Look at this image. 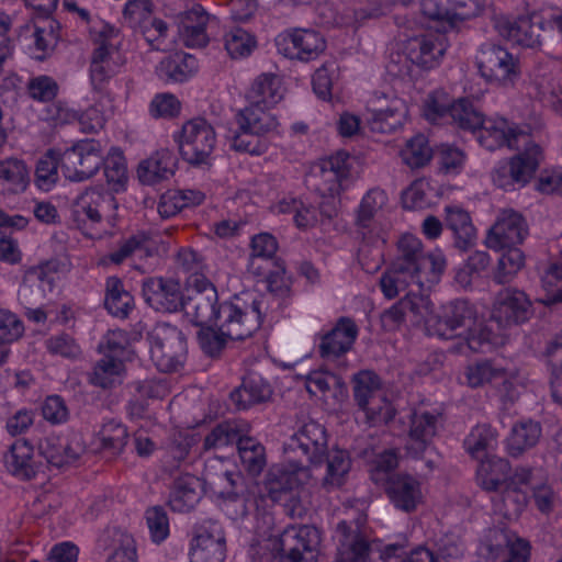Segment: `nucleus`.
I'll use <instances>...</instances> for the list:
<instances>
[{
    "label": "nucleus",
    "mask_w": 562,
    "mask_h": 562,
    "mask_svg": "<svg viewBox=\"0 0 562 562\" xmlns=\"http://www.w3.org/2000/svg\"><path fill=\"white\" fill-rule=\"evenodd\" d=\"M301 468V464L271 465L263 480L266 494L245 490L240 482L235 487L222 488L213 497L220 502L224 515L238 528L260 535L273 521L271 504L283 503L292 517L301 516L304 512L299 497Z\"/></svg>",
    "instance_id": "f257e3e1"
},
{
    "label": "nucleus",
    "mask_w": 562,
    "mask_h": 562,
    "mask_svg": "<svg viewBox=\"0 0 562 562\" xmlns=\"http://www.w3.org/2000/svg\"><path fill=\"white\" fill-rule=\"evenodd\" d=\"M464 329L465 335L460 337L459 351L468 349L472 352H488L505 342V336L495 331L487 322H477L476 306L467 299H456L441 306L439 314L430 310L425 319V330L430 337L439 339H453L460 336L459 330Z\"/></svg>",
    "instance_id": "f03ea898"
},
{
    "label": "nucleus",
    "mask_w": 562,
    "mask_h": 562,
    "mask_svg": "<svg viewBox=\"0 0 562 562\" xmlns=\"http://www.w3.org/2000/svg\"><path fill=\"white\" fill-rule=\"evenodd\" d=\"M101 161V143L93 138L77 140L61 155L48 149L36 162L34 182L40 190L50 191L58 181L59 167L66 179L80 182L93 177Z\"/></svg>",
    "instance_id": "7ed1b4c3"
},
{
    "label": "nucleus",
    "mask_w": 562,
    "mask_h": 562,
    "mask_svg": "<svg viewBox=\"0 0 562 562\" xmlns=\"http://www.w3.org/2000/svg\"><path fill=\"white\" fill-rule=\"evenodd\" d=\"M261 304L262 301L255 293L234 294L218 304L215 327L224 330L229 340H244L262 325Z\"/></svg>",
    "instance_id": "20e7f679"
},
{
    "label": "nucleus",
    "mask_w": 562,
    "mask_h": 562,
    "mask_svg": "<svg viewBox=\"0 0 562 562\" xmlns=\"http://www.w3.org/2000/svg\"><path fill=\"white\" fill-rule=\"evenodd\" d=\"M448 48L447 37L443 33H423L411 37L404 45L403 65L402 57L398 61L393 59L387 65V72L400 78L402 81H413V66L422 69L437 67Z\"/></svg>",
    "instance_id": "39448f33"
},
{
    "label": "nucleus",
    "mask_w": 562,
    "mask_h": 562,
    "mask_svg": "<svg viewBox=\"0 0 562 562\" xmlns=\"http://www.w3.org/2000/svg\"><path fill=\"white\" fill-rule=\"evenodd\" d=\"M401 256L394 261L415 274L418 291H430L439 283L446 269L445 255L438 250L425 252L420 239L412 234H404L397 243Z\"/></svg>",
    "instance_id": "423d86ee"
},
{
    "label": "nucleus",
    "mask_w": 562,
    "mask_h": 562,
    "mask_svg": "<svg viewBox=\"0 0 562 562\" xmlns=\"http://www.w3.org/2000/svg\"><path fill=\"white\" fill-rule=\"evenodd\" d=\"M468 120L472 121L471 126L463 131L476 134L479 144L490 151L516 149L521 137H530L526 126L498 114L485 116L474 105Z\"/></svg>",
    "instance_id": "0eeeda50"
},
{
    "label": "nucleus",
    "mask_w": 562,
    "mask_h": 562,
    "mask_svg": "<svg viewBox=\"0 0 562 562\" xmlns=\"http://www.w3.org/2000/svg\"><path fill=\"white\" fill-rule=\"evenodd\" d=\"M181 158L192 167H210L213 164L217 135L214 126L204 117L186 121L173 135Z\"/></svg>",
    "instance_id": "6e6552de"
},
{
    "label": "nucleus",
    "mask_w": 562,
    "mask_h": 562,
    "mask_svg": "<svg viewBox=\"0 0 562 562\" xmlns=\"http://www.w3.org/2000/svg\"><path fill=\"white\" fill-rule=\"evenodd\" d=\"M117 209L115 196L103 188H90L81 192L72 209L76 227L88 238L100 239L106 232L103 220Z\"/></svg>",
    "instance_id": "1a4fd4ad"
},
{
    "label": "nucleus",
    "mask_w": 562,
    "mask_h": 562,
    "mask_svg": "<svg viewBox=\"0 0 562 562\" xmlns=\"http://www.w3.org/2000/svg\"><path fill=\"white\" fill-rule=\"evenodd\" d=\"M238 130L232 138V148L239 153L260 156L268 150L267 134L274 131L278 119L274 114L246 106L236 115Z\"/></svg>",
    "instance_id": "9d476101"
},
{
    "label": "nucleus",
    "mask_w": 562,
    "mask_h": 562,
    "mask_svg": "<svg viewBox=\"0 0 562 562\" xmlns=\"http://www.w3.org/2000/svg\"><path fill=\"white\" fill-rule=\"evenodd\" d=\"M150 359L161 372H175L187 359V339L175 325L158 323L148 334Z\"/></svg>",
    "instance_id": "9b49d317"
},
{
    "label": "nucleus",
    "mask_w": 562,
    "mask_h": 562,
    "mask_svg": "<svg viewBox=\"0 0 562 562\" xmlns=\"http://www.w3.org/2000/svg\"><path fill=\"white\" fill-rule=\"evenodd\" d=\"M319 531L310 525H290L272 541L279 562H313L318 554Z\"/></svg>",
    "instance_id": "f8f14e48"
},
{
    "label": "nucleus",
    "mask_w": 562,
    "mask_h": 562,
    "mask_svg": "<svg viewBox=\"0 0 562 562\" xmlns=\"http://www.w3.org/2000/svg\"><path fill=\"white\" fill-rule=\"evenodd\" d=\"M473 102L467 98L458 99L443 89L430 91L422 104V116L431 125L443 126L451 124L458 130L463 131L470 127L472 121L468 120Z\"/></svg>",
    "instance_id": "ddd939ff"
},
{
    "label": "nucleus",
    "mask_w": 562,
    "mask_h": 562,
    "mask_svg": "<svg viewBox=\"0 0 562 562\" xmlns=\"http://www.w3.org/2000/svg\"><path fill=\"white\" fill-rule=\"evenodd\" d=\"M187 285L192 294L183 299L181 311L193 325L215 326L217 319L218 293L213 282L203 273L188 276Z\"/></svg>",
    "instance_id": "4468645a"
},
{
    "label": "nucleus",
    "mask_w": 562,
    "mask_h": 562,
    "mask_svg": "<svg viewBox=\"0 0 562 562\" xmlns=\"http://www.w3.org/2000/svg\"><path fill=\"white\" fill-rule=\"evenodd\" d=\"M327 431L323 425L317 422L310 420L305 423L286 443V451L300 452L301 459L280 465L292 467L301 464L299 479L300 487L303 484L302 475L305 474L308 465H319L327 457Z\"/></svg>",
    "instance_id": "2eb2a0df"
},
{
    "label": "nucleus",
    "mask_w": 562,
    "mask_h": 562,
    "mask_svg": "<svg viewBox=\"0 0 562 562\" xmlns=\"http://www.w3.org/2000/svg\"><path fill=\"white\" fill-rule=\"evenodd\" d=\"M387 202L386 191L374 187L363 194L355 212L357 233L361 235L362 241L368 246L384 245L386 241L381 217Z\"/></svg>",
    "instance_id": "dca6fc26"
},
{
    "label": "nucleus",
    "mask_w": 562,
    "mask_h": 562,
    "mask_svg": "<svg viewBox=\"0 0 562 562\" xmlns=\"http://www.w3.org/2000/svg\"><path fill=\"white\" fill-rule=\"evenodd\" d=\"M353 397L360 411L366 414L370 424L389 422L391 403L381 392L380 376L370 370H362L353 379Z\"/></svg>",
    "instance_id": "f3484780"
},
{
    "label": "nucleus",
    "mask_w": 562,
    "mask_h": 562,
    "mask_svg": "<svg viewBox=\"0 0 562 562\" xmlns=\"http://www.w3.org/2000/svg\"><path fill=\"white\" fill-rule=\"evenodd\" d=\"M277 52L291 60L308 63L318 58L326 48L323 35L312 29L292 27L274 38Z\"/></svg>",
    "instance_id": "a211bd4d"
},
{
    "label": "nucleus",
    "mask_w": 562,
    "mask_h": 562,
    "mask_svg": "<svg viewBox=\"0 0 562 562\" xmlns=\"http://www.w3.org/2000/svg\"><path fill=\"white\" fill-rule=\"evenodd\" d=\"M94 49L90 64V81L95 90H102L115 74V68L111 66L110 57L115 49L113 40L117 37L119 30L104 21L90 31Z\"/></svg>",
    "instance_id": "6ab92c4d"
},
{
    "label": "nucleus",
    "mask_w": 562,
    "mask_h": 562,
    "mask_svg": "<svg viewBox=\"0 0 562 562\" xmlns=\"http://www.w3.org/2000/svg\"><path fill=\"white\" fill-rule=\"evenodd\" d=\"M541 158V147L529 139L526 142L524 149L513 156L506 166L495 170L493 175L495 186L507 191L515 183L522 186L528 183L536 173Z\"/></svg>",
    "instance_id": "aec40b11"
},
{
    "label": "nucleus",
    "mask_w": 562,
    "mask_h": 562,
    "mask_svg": "<svg viewBox=\"0 0 562 562\" xmlns=\"http://www.w3.org/2000/svg\"><path fill=\"white\" fill-rule=\"evenodd\" d=\"M532 315V303L529 296L521 290L505 288L499 291L494 300L491 312L492 326L495 323L499 328L519 325Z\"/></svg>",
    "instance_id": "412c9836"
},
{
    "label": "nucleus",
    "mask_w": 562,
    "mask_h": 562,
    "mask_svg": "<svg viewBox=\"0 0 562 562\" xmlns=\"http://www.w3.org/2000/svg\"><path fill=\"white\" fill-rule=\"evenodd\" d=\"M146 304L156 312L177 313L183 306L184 294L179 280L168 277H147L142 283Z\"/></svg>",
    "instance_id": "4be33fe9"
},
{
    "label": "nucleus",
    "mask_w": 562,
    "mask_h": 562,
    "mask_svg": "<svg viewBox=\"0 0 562 562\" xmlns=\"http://www.w3.org/2000/svg\"><path fill=\"white\" fill-rule=\"evenodd\" d=\"M198 467L202 468L200 480L203 483V490L212 496L222 488L235 487L241 481L236 464L227 457L202 452V457L199 458L198 464L194 467L196 471Z\"/></svg>",
    "instance_id": "5701e85b"
},
{
    "label": "nucleus",
    "mask_w": 562,
    "mask_h": 562,
    "mask_svg": "<svg viewBox=\"0 0 562 562\" xmlns=\"http://www.w3.org/2000/svg\"><path fill=\"white\" fill-rule=\"evenodd\" d=\"M480 75L487 82L501 83L517 74V60L507 48L493 43L483 44L476 56Z\"/></svg>",
    "instance_id": "b1692460"
},
{
    "label": "nucleus",
    "mask_w": 562,
    "mask_h": 562,
    "mask_svg": "<svg viewBox=\"0 0 562 562\" xmlns=\"http://www.w3.org/2000/svg\"><path fill=\"white\" fill-rule=\"evenodd\" d=\"M368 127L373 133L391 134L402 128L408 117V104L398 97H384L379 105L367 109Z\"/></svg>",
    "instance_id": "393cba45"
},
{
    "label": "nucleus",
    "mask_w": 562,
    "mask_h": 562,
    "mask_svg": "<svg viewBox=\"0 0 562 562\" xmlns=\"http://www.w3.org/2000/svg\"><path fill=\"white\" fill-rule=\"evenodd\" d=\"M496 27L502 36L518 46L538 49L542 45L543 22L536 14L499 20Z\"/></svg>",
    "instance_id": "a878e982"
},
{
    "label": "nucleus",
    "mask_w": 562,
    "mask_h": 562,
    "mask_svg": "<svg viewBox=\"0 0 562 562\" xmlns=\"http://www.w3.org/2000/svg\"><path fill=\"white\" fill-rule=\"evenodd\" d=\"M359 334L356 322L340 316L333 328L321 336L318 351L324 359H336L346 355L353 346Z\"/></svg>",
    "instance_id": "bb28decb"
},
{
    "label": "nucleus",
    "mask_w": 562,
    "mask_h": 562,
    "mask_svg": "<svg viewBox=\"0 0 562 562\" xmlns=\"http://www.w3.org/2000/svg\"><path fill=\"white\" fill-rule=\"evenodd\" d=\"M351 155L340 149L319 162L321 178L324 181L323 194L339 195L345 191L351 178Z\"/></svg>",
    "instance_id": "cd10ccee"
},
{
    "label": "nucleus",
    "mask_w": 562,
    "mask_h": 562,
    "mask_svg": "<svg viewBox=\"0 0 562 562\" xmlns=\"http://www.w3.org/2000/svg\"><path fill=\"white\" fill-rule=\"evenodd\" d=\"M526 235L525 218L516 211H505L490 228L486 236V246L491 249L519 246Z\"/></svg>",
    "instance_id": "c85d7f7f"
},
{
    "label": "nucleus",
    "mask_w": 562,
    "mask_h": 562,
    "mask_svg": "<svg viewBox=\"0 0 562 562\" xmlns=\"http://www.w3.org/2000/svg\"><path fill=\"white\" fill-rule=\"evenodd\" d=\"M381 488L390 503L405 513L414 512L423 499L420 482L408 473L393 474Z\"/></svg>",
    "instance_id": "c756f323"
},
{
    "label": "nucleus",
    "mask_w": 562,
    "mask_h": 562,
    "mask_svg": "<svg viewBox=\"0 0 562 562\" xmlns=\"http://www.w3.org/2000/svg\"><path fill=\"white\" fill-rule=\"evenodd\" d=\"M156 251L151 233L140 229L127 237L120 238L104 256V261L120 266L133 256L144 259L153 257Z\"/></svg>",
    "instance_id": "7c9ffc66"
},
{
    "label": "nucleus",
    "mask_w": 562,
    "mask_h": 562,
    "mask_svg": "<svg viewBox=\"0 0 562 562\" xmlns=\"http://www.w3.org/2000/svg\"><path fill=\"white\" fill-rule=\"evenodd\" d=\"M426 291L414 293L407 292L404 297L394 303L390 308L382 313V322L384 325L393 327L400 326L406 318L407 314L415 317V322L425 324V319L434 306Z\"/></svg>",
    "instance_id": "2f4dec72"
},
{
    "label": "nucleus",
    "mask_w": 562,
    "mask_h": 562,
    "mask_svg": "<svg viewBox=\"0 0 562 562\" xmlns=\"http://www.w3.org/2000/svg\"><path fill=\"white\" fill-rule=\"evenodd\" d=\"M510 470L508 460L486 456L476 470L477 484L487 492L509 493L515 487V480L510 479Z\"/></svg>",
    "instance_id": "473e14b6"
},
{
    "label": "nucleus",
    "mask_w": 562,
    "mask_h": 562,
    "mask_svg": "<svg viewBox=\"0 0 562 562\" xmlns=\"http://www.w3.org/2000/svg\"><path fill=\"white\" fill-rule=\"evenodd\" d=\"M272 394L269 382L259 373L250 372L241 379L229 398L238 411H246L254 405L267 402Z\"/></svg>",
    "instance_id": "72a5a7b5"
},
{
    "label": "nucleus",
    "mask_w": 562,
    "mask_h": 562,
    "mask_svg": "<svg viewBox=\"0 0 562 562\" xmlns=\"http://www.w3.org/2000/svg\"><path fill=\"white\" fill-rule=\"evenodd\" d=\"M250 263L249 270L259 278H263L267 281L268 289L271 292H277L279 286L276 285L277 279L280 277L278 271H261L260 268H256V260L261 259L265 261L272 260L279 249V243L274 235L268 232H261L251 237L250 241Z\"/></svg>",
    "instance_id": "f704fd0d"
},
{
    "label": "nucleus",
    "mask_w": 562,
    "mask_h": 562,
    "mask_svg": "<svg viewBox=\"0 0 562 562\" xmlns=\"http://www.w3.org/2000/svg\"><path fill=\"white\" fill-rule=\"evenodd\" d=\"M213 532H201L192 540L189 552L190 562H224L226 559V540L218 525H213Z\"/></svg>",
    "instance_id": "c9c22d12"
},
{
    "label": "nucleus",
    "mask_w": 562,
    "mask_h": 562,
    "mask_svg": "<svg viewBox=\"0 0 562 562\" xmlns=\"http://www.w3.org/2000/svg\"><path fill=\"white\" fill-rule=\"evenodd\" d=\"M7 470L20 480H31L37 473L34 446L26 439L15 440L4 453Z\"/></svg>",
    "instance_id": "e433bc0d"
},
{
    "label": "nucleus",
    "mask_w": 562,
    "mask_h": 562,
    "mask_svg": "<svg viewBox=\"0 0 562 562\" xmlns=\"http://www.w3.org/2000/svg\"><path fill=\"white\" fill-rule=\"evenodd\" d=\"M283 98L282 79L276 74H261L248 92L249 105L270 112Z\"/></svg>",
    "instance_id": "4c0bfd02"
},
{
    "label": "nucleus",
    "mask_w": 562,
    "mask_h": 562,
    "mask_svg": "<svg viewBox=\"0 0 562 562\" xmlns=\"http://www.w3.org/2000/svg\"><path fill=\"white\" fill-rule=\"evenodd\" d=\"M209 14L198 4L187 11L178 26L179 35L184 46L189 48L204 47L209 43L206 26Z\"/></svg>",
    "instance_id": "58836bf2"
},
{
    "label": "nucleus",
    "mask_w": 562,
    "mask_h": 562,
    "mask_svg": "<svg viewBox=\"0 0 562 562\" xmlns=\"http://www.w3.org/2000/svg\"><path fill=\"white\" fill-rule=\"evenodd\" d=\"M203 483L195 474L186 473L173 482L169 506L176 513H188L194 508L201 498L200 490Z\"/></svg>",
    "instance_id": "ea45409f"
},
{
    "label": "nucleus",
    "mask_w": 562,
    "mask_h": 562,
    "mask_svg": "<svg viewBox=\"0 0 562 562\" xmlns=\"http://www.w3.org/2000/svg\"><path fill=\"white\" fill-rule=\"evenodd\" d=\"M446 225L452 232L454 246L460 250L471 248L476 239L470 214L459 206H446Z\"/></svg>",
    "instance_id": "a19ab883"
},
{
    "label": "nucleus",
    "mask_w": 562,
    "mask_h": 562,
    "mask_svg": "<svg viewBox=\"0 0 562 562\" xmlns=\"http://www.w3.org/2000/svg\"><path fill=\"white\" fill-rule=\"evenodd\" d=\"M247 431V425L240 420H224L212 428L203 441L201 440L202 452L210 453L212 450L236 446L241 432Z\"/></svg>",
    "instance_id": "79ce46f5"
},
{
    "label": "nucleus",
    "mask_w": 562,
    "mask_h": 562,
    "mask_svg": "<svg viewBox=\"0 0 562 562\" xmlns=\"http://www.w3.org/2000/svg\"><path fill=\"white\" fill-rule=\"evenodd\" d=\"M205 194L200 190H167L159 198L158 213L162 218H170L182 210L202 204Z\"/></svg>",
    "instance_id": "37998d69"
},
{
    "label": "nucleus",
    "mask_w": 562,
    "mask_h": 562,
    "mask_svg": "<svg viewBox=\"0 0 562 562\" xmlns=\"http://www.w3.org/2000/svg\"><path fill=\"white\" fill-rule=\"evenodd\" d=\"M177 170V158L169 150L156 151L139 165V178L147 183H158L173 177Z\"/></svg>",
    "instance_id": "c03bdc74"
},
{
    "label": "nucleus",
    "mask_w": 562,
    "mask_h": 562,
    "mask_svg": "<svg viewBox=\"0 0 562 562\" xmlns=\"http://www.w3.org/2000/svg\"><path fill=\"white\" fill-rule=\"evenodd\" d=\"M29 169L18 158L0 160V194L13 195L25 191L29 186Z\"/></svg>",
    "instance_id": "a18cd8bd"
},
{
    "label": "nucleus",
    "mask_w": 562,
    "mask_h": 562,
    "mask_svg": "<svg viewBox=\"0 0 562 562\" xmlns=\"http://www.w3.org/2000/svg\"><path fill=\"white\" fill-rule=\"evenodd\" d=\"M199 69L195 56L177 52L164 58L158 66V74L168 82H184Z\"/></svg>",
    "instance_id": "49530a36"
},
{
    "label": "nucleus",
    "mask_w": 562,
    "mask_h": 562,
    "mask_svg": "<svg viewBox=\"0 0 562 562\" xmlns=\"http://www.w3.org/2000/svg\"><path fill=\"white\" fill-rule=\"evenodd\" d=\"M100 167L103 166V173L106 181L108 189L105 191L112 193H120L126 190L128 176L127 165L123 151L120 148L112 147L108 156L104 158L102 155Z\"/></svg>",
    "instance_id": "de8ad7c7"
},
{
    "label": "nucleus",
    "mask_w": 562,
    "mask_h": 562,
    "mask_svg": "<svg viewBox=\"0 0 562 562\" xmlns=\"http://www.w3.org/2000/svg\"><path fill=\"white\" fill-rule=\"evenodd\" d=\"M104 307L113 317L127 318L134 308V297L125 290L123 281L117 277H110L106 280Z\"/></svg>",
    "instance_id": "09e8293b"
},
{
    "label": "nucleus",
    "mask_w": 562,
    "mask_h": 562,
    "mask_svg": "<svg viewBox=\"0 0 562 562\" xmlns=\"http://www.w3.org/2000/svg\"><path fill=\"white\" fill-rule=\"evenodd\" d=\"M541 434L542 428L538 422L528 419L517 423L506 441L508 453L515 458L519 457L527 449L536 446Z\"/></svg>",
    "instance_id": "8fccbe9b"
},
{
    "label": "nucleus",
    "mask_w": 562,
    "mask_h": 562,
    "mask_svg": "<svg viewBox=\"0 0 562 562\" xmlns=\"http://www.w3.org/2000/svg\"><path fill=\"white\" fill-rule=\"evenodd\" d=\"M170 457L177 461L178 467L192 464L195 467L202 457L201 436L198 432H179L168 448Z\"/></svg>",
    "instance_id": "3c124183"
},
{
    "label": "nucleus",
    "mask_w": 562,
    "mask_h": 562,
    "mask_svg": "<svg viewBox=\"0 0 562 562\" xmlns=\"http://www.w3.org/2000/svg\"><path fill=\"white\" fill-rule=\"evenodd\" d=\"M127 439V427L119 420L110 419L102 424L95 435L94 443L98 445L100 451L119 456L126 446Z\"/></svg>",
    "instance_id": "603ef678"
},
{
    "label": "nucleus",
    "mask_w": 562,
    "mask_h": 562,
    "mask_svg": "<svg viewBox=\"0 0 562 562\" xmlns=\"http://www.w3.org/2000/svg\"><path fill=\"white\" fill-rule=\"evenodd\" d=\"M246 434L241 432L236 448L244 469L249 474L257 475L266 465V449L257 439Z\"/></svg>",
    "instance_id": "864d4df0"
},
{
    "label": "nucleus",
    "mask_w": 562,
    "mask_h": 562,
    "mask_svg": "<svg viewBox=\"0 0 562 562\" xmlns=\"http://www.w3.org/2000/svg\"><path fill=\"white\" fill-rule=\"evenodd\" d=\"M40 453L54 467H63L75 462L79 453L67 445L66 439L58 436H46L38 442Z\"/></svg>",
    "instance_id": "5fc2aeb1"
},
{
    "label": "nucleus",
    "mask_w": 562,
    "mask_h": 562,
    "mask_svg": "<svg viewBox=\"0 0 562 562\" xmlns=\"http://www.w3.org/2000/svg\"><path fill=\"white\" fill-rule=\"evenodd\" d=\"M400 456L395 449H384L374 454L368 461V471L370 480L379 487L386 484L387 480L397 474L395 469L398 467Z\"/></svg>",
    "instance_id": "6e6d98bb"
},
{
    "label": "nucleus",
    "mask_w": 562,
    "mask_h": 562,
    "mask_svg": "<svg viewBox=\"0 0 562 562\" xmlns=\"http://www.w3.org/2000/svg\"><path fill=\"white\" fill-rule=\"evenodd\" d=\"M411 284L418 286L415 274L394 262L383 272L380 279L381 292L389 300L396 297L401 291H404Z\"/></svg>",
    "instance_id": "4d7b16f0"
},
{
    "label": "nucleus",
    "mask_w": 562,
    "mask_h": 562,
    "mask_svg": "<svg viewBox=\"0 0 562 562\" xmlns=\"http://www.w3.org/2000/svg\"><path fill=\"white\" fill-rule=\"evenodd\" d=\"M490 261L491 258L487 252L474 251L457 270L454 277L456 282L463 289L474 288L475 282L485 274Z\"/></svg>",
    "instance_id": "13d9d810"
},
{
    "label": "nucleus",
    "mask_w": 562,
    "mask_h": 562,
    "mask_svg": "<svg viewBox=\"0 0 562 562\" xmlns=\"http://www.w3.org/2000/svg\"><path fill=\"white\" fill-rule=\"evenodd\" d=\"M224 47L233 59L247 58L257 47V38L251 32L235 26L225 32Z\"/></svg>",
    "instance_id": "bf43d9fd"
},
{
    "label": "nucleus",
    "mask_w": 562,
    "mask_h": 562,
    "mask_svg": "<svg viewBox=\"0 0 562 562\" xmlns=\"http://www.w3.org/2000/svg\"><path fill=\"white\" fill-rule=\"evenodd\" d=\"M59 268V261L50 259L41 262L30 271L29 277L33 280V286L36 288L42 297H46L55 291L60 279Z\"/></svg>",
    "instance_id": "052dcab7"
},
{
    "label": "nucleus",
    "mask_w": 562,
    "mask_h": 562,
    "mask_svg": "<svg viewBox=\"0 0 562 562\" xmlns=\"http://www.w3.org/2000/svg\"><path fill=\"white\" fill-rule=\"evenodd\" d=\"M122 359L104 356L95 363L90 375V383L102 389H110L124 372Z\"/></svg>",
    "instance_id": "680f3d73"
},
{
    "label": "nucleus",
    "mask_w": 562,
    "mask_h": 562,
    "mask_svg": "<svg viewBox=\"0 0 562 562\" xmlns=\"http://www.w3.org/2000/svg\"><path fill=\"white\" fill-rule=\"evenodd\" d=\"M144 520L149 539L154 544L159 546L169 538L170 520L164 506L154 505L147 507L144 513Z\"/></svg>",
    "instance_id": "e2e57ef3"
},
{
    "label": "nucleus",
    "mask_w": 562,
    "mask_h": 562,
    "mask_svg": "<svg viewBox=\"0 0 562 562\" xmlns=\"http://www.w3.org/2000/svg\"><path fill=\"white\" fill-rule=\"evenodd\" d=\"M432 149L424 134H416L409 138L401 151L405 165L412 169L425 167L432 158Z\"/></svg>",
    "instance_id": "0e129e2a"
},
{
    "label": "nucleus",
    "mask_w": 562,
    "mask_h": 562,
    "mask_svg": "<svg viewBox=\"0 0 562 562\" xmlns=\"http://www.w3.org/2000/svg\"><path fill=\"white\" fill-rule=\"evenodd\" d=\"M496 250L502 251V255L498 258L494 280L498 284H505L524 267L525 255L518 246H508Z\"/></svg>",
    "instance_id": "69168bd1"
},
{
    "label": "nucleus",
    "mask_w": 562,
    "mask_h": 562,
    "mask_svg": "<svg viewBox=\"0 0 562 562\" xmlns=\"http://www.w3.org/2000/svg\"><path fill=\"white\" fill-rule=\"evenodd\" d=\"M467 161L465 151L454 144L442 143L437 147L438 169L446 176H458Z\"/></svg>",
    "instance_id": "338daca9"
},
{
    "label": "nucleus",
    "mask_w": 562,
    "mask_h": 562,
    "mask_svg": "<svg viewBox=\"0 0 562 562\" xmlns=\"http://www.w3.org/2000/svg\"><path fill=\"white\" fill-rule=\"evenodd\" d=\"M436 428L437 416L432 413L424 412L412 418L409 438L420 453L425 451L428 440L436 434Z\"/></svg>",
    "instance_id": "774afa93"
}]
</instances>
